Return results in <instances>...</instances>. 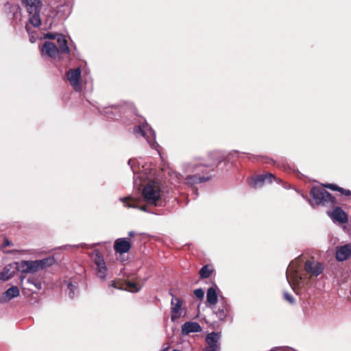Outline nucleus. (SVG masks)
I'll return each mask as SVG.
<instances>
[{
	"label": "nucleus",
	"instance_id": "nucleus-1",
	"mask_svg": "<svg viewBox=\"0 0 351 351\" xmlns=\"http://www.w3.org/2000/svg\"><path fill=\"white\" fill-rule=\"evenodd\" d=\"M325 189H328L333 191H338L344 196L351 197L350 190L345 189L339 186L336 184H322V187L317 186H313L310 191V195L317 205L333 207L337 203V198L328 192Z\"/></svg>",
	"mask_w": 351,
	"mask_h": 351
},
{
	"label": "nucleus",
	"instance_id": "nucleus-2",
	"mask_svg": "<svg viewBox=\"0 0 351 351\" xmlns=\"http://www.w3.org/2000/svg\"><path fill=\"white\" fill-rule=\"evenodd\" d=\"M143 197L144 201L149 205L161 206V190L158 183L154 181L149 182L143 188Z\"/></svg>",
	"mask_w": 351,
	"mask_h": 351
},
{
	"label": "nucleus",
	"instance_id": "nucleus-3",
	"mask_svg": "<svg viewBox=\"0 0 351 351\" xmlns=\"http://www.w3.org/2000/svg\"><path fill=\"white\" fill-rule=\"evenodd\" d=\"M80 67L69 69L66 73L70 85L76 92L82 90V77Z\"/></svg>",
	"mask_w": 351,
	"mask_h": 351
},
{
	"label": "nucleus",
	"instance_id": "nucleus-4",
	"mask_svg": "<svg viewBox=\"0 0 351 351\" xmlns=\"http://www.w3.org/2000/svg\"><path fill=\"white\" fill-rule=\"evenodd\" d=\"M221 333L212 332L208 333L205 339L206 346L204 351H220Z\"/></svg>",
	"mask_w": 351,
	"mask_h": 351
},
{
	"label": "nucleus",
	"instance_id": "nucleus-5",
	"mask_svg": "<svg viewBox=\"0 0 351 351\" xmlns=\"http://www.w3.org/2000/svg\"><path fill=\"white\" fill-rule=\"evenodd\" d=\"M324 269L322 263L315 261L313 258L306 261L304 264V270L311 276H317Z\"/></svg>",
	"mask_w": 351,
	"mask_h": 351
},
{
	"label": "nucleus",
	"instance_id": "nucleus-6",
	"mask_svg": "<svg viewBox=\"0 0 351 351\" xmlns=\"http://www.w3.org/2000/svg\"><path fill=\"white\" fill-rule=\"evenodd\" d=\"M94 262L97 265V276L102 280L105 279L106 276L107 267L106 266L104 256L100 252H95Z\"/></svg>",
	"mask_w": 351,
	"mask_h": 351
},
{
	"label": "nucleus",
	"instance_id": "nucleus-7",
	"mask_svg": "<svg viewBox=\"0 0 351 351\" xmlns=\"http://www.w3.org/2000/svg\"><path fill=\"white\" fill-rule=\"evenodd\" d=\"M41 53L43 56L53 59L60 58L58 47L52 42L46 41L41 47Z\"/></svg>",
	"mask_w": 351,
	"mask_h": 351
},
{
	"label": "nucleus",
	"instance_id": "nucleus-8",
	"mask_svg": "<svg viewBox=\"0 0 351 351\" xmlns=\"http://www.w3.org/2000/svg\"><path fill=\"white\" fill-rule=\"evenodd\" d=\"M230 305L226 300L222 297L220 300V306L214 311L215 314L220 321L225 322L230 315Z\"/></svg>",
	"mask_w": 351,
	"mask_h": 351
},
{
	"label": "nucleus",
	"instance_id": "nucleus-9",
	"mask_svg": "<svg viewBox=\"0 0 351 351\" xmlns=\"http://www.w3.org/2000/svg\"><path fill=\"white\" fill-rule=\"evenodd\" d=\"M274 178L275 177L272 173H267L252 178L249 184L252 188L256 189L262 186L265 182L271 183Z\"/></svg>",
	"mask_w": 351,
	"mask_h": 351
},
{
	"label": "nucleus",
	"instance_id": "nucleus-10",
	"mask_svg": "<svg viewBox=\"0 0 351 351\" xmlns=\"http://www.w3.org/2000/svg\"><path fill=\"white\" fill-rule=\"evenodd\" d=\"M131 243L126 238L117 239L114 243V251L120 254L127 253L131 248Z\"/></svg>",
	"mask_w": 351,
	"mask_h": 351
},
{
	"label": "nucleus",
	"instance_id": "nucleus-11",
	"mask_svg": "<svg viewBox=\"0 0 351 351\" xmlns=\"http://www.w3.org/2000/svg\"><path fill=\"white\" fill-rule=\"evenodd\" d=\"M328 215L333 221H338L341 223H345L348 221L347 214L339 206L334 207L332 211L328 212Z\"/></svg>",
	"mask_w": 351,
	"mask_h": 351
},
{
	"label": "nucleus",
	"instance_id": "nucleus-12",
	"mask_svg": "<svg viewBox=\"0 0 351 351\" xmlns=\"http://www.w3.org/2000/svg\"><path fill=\"white\" fill-rule=\"evenodd\" d=\"M120 200L124 204V206L127 208H138L142 211H147V206L145 205H140L141 202V199L140 198L125 197L121 198Z\"/></svg>",
	"mask_w": 351,
	"mask_h": 351
},
{
	"label": "nucleus",
	"instance_id": "nucleus-13",
	"mask_svg": "<svg viewBox=\"0 0 351 351\" xmlns=\"http://www.w3.org/2000/svg\"><path fill=\"white\" fill-rule=\"evenodd\" d=\"M208 164L207 166L213 167L212 170L226 160V156L219 151H213L208 154Z\"/></svg>",
	"mask_w": 351,
	"mask_h": 351
},
{
	"label": "nucleus",
	"instance_id": "nucleus-14",
	"mask_svg": "<svg viewBox=\"0 0 351 351\" xmlns=\"http://www.w3.org/2000/svg\"><path fill=\"white\" fill-rule=\"evenodd\" d=\"M171 319L173 321L178 319L181 315V308L183 300L179 298L173 297L171 300Z\"/></svg>",
	"mask_w": 351,
	"mask_h": 351
},
{
	"label": "nucleus",
	"instance_id": "nucleus-15",
	"mask_svg": "<svg viewBox=\"0 0 351 351\" xmlns=\"http://www.w3.org/2000/svg\"><path fill=\"white\" fill-rule=\"evenodd\" d=\"M351 256V244H346L337 249L336 259L338 261H343Z\"/></svg>",
	"mask_w": 351,
	"mask_h": 351
},
{
	"label": "nucleus",
	"instance_id": "nucleus-16",
	"mask_svg": "<svg viewBox=\"0 0 351 351\" xmlns=\"http://www.w3.org/2000/svg\"><path fill=\"white\" fill-rule=\"evenodd\" d=\"M57 43L58 45V52L60 54H69L71 49L68 45V41L64 35L60 34L57 37Z\"/></svg>",
	"mask_w": 351,
	"mask_h": 351
},
{
	"label": "nucleus",
	"instance_id": "nucleus-17",
	"mask_svg": "<svg viewBox=\"0 0 351 351\" xmlns=\"http://www.w3.org/2000/svg\"><path fill=\"white\" fill-rule=\"evenodd\" d=\"M25 3L28 13H36L40 12L41 1L40 0H22Z\"/></svg>",
	"mask_w": 351,
	"mask_h": 351
},
{
	"label": "nucleus",
	"instance_id": "nucleus-18",
	"mask_svg": "<svg viewBox=\"0 0 351 351\" xmlns=\"http://www.w3.org/2000/svg\"><path fill=\"white\" fill-rule=\"evenodd\" d=\"M182 333L188 335L191 332H198L202 331V327L197 322H188L182 326Z\"/></svg>",
	"mask_w": 351,
	"mask_h": 351
},
{
	"label": "nucleus",
	"instance_id": "nucleus-19",
	"mask_svg": "<svg viewBox=\"0 0 351 351\" xmlns=\"http://www.w3.org/2000/svg\"><path fill=\"white\" fill-rule=\"evenodd\" d=\"M217 288L216 285H214L213 287H210L207 290L206 301L210 305L216 304L218 301V296L216 291Z\"/></svg>",
	"mask_w": 351,
	"mask_h": 351
},
{
	"label": "nucleus",
	"instance_id": "nucleus-20",
	"mask_svg": "<svg viewBox=\"0 0 351 351\" xmlns=\"http://www.w3.org/2000/svg\"><path fill=\"white\" fill-rule=\"evenodd\" d=\"M211 178V176H199L198 174L193 175V176H189L186 178V180L189 181V182H191L193 184H197V183H202L204 182L208 181Z\"/></svg>",
	"mask_w": 351,
	"mask_h": 351
},
{
	"label": "nucleus",
	"instance_id": "nucleus-21",
	"mask_svg": "<svg viewBox=\"0 0 351 351\" xmlns=\"http://www.w3.org/2000/svg\"><path fill=\"white\" fill-rule=\"evenodd\" d=\"M19 293L20 291L19 288L16 286H12L4 293V295H5L6 300L9 301L12 298L19 296Z\"/></svg>",
	"mask_w": 351,
	"mask_h": 351
},
{
	"label": "nucleus",
	"instance_id": "nucleus-22",
	"mask_svg": "<svg viewBox=\"0 0 351 351\" xmlns=\"http://www.w3.org/2000/svg\"><path fill=\"white\" fill-rule=\"evenodd\" d=\"M213 266L210 265H204L199 271L201 278H208L213 272Z\"/></svg>",
	"mask_w": 351,
	"mask_h": 351
},
{
	"label": "nucleus",
	"instance_id": "nucleus-23",
	"mask_svg": "<svg viewBox=\"0 0 351 351\" xmlns=\"http://www.w3.org/2000/svg\"><path fill=\"white\" fill-rule=\"evenodd\" d=\"M29 23L35 27H39L41 25V20L40 17V12L36 13H29Z\"/></svg>",
	"mask_w": 351,
	"mask_h": 351
},
{
	"label": "nucleus",
	"instance_id": "nucleus-24",
	"mask_svg": "<svg viewBox=\"0 0 351 351\" xmlns=\"http://www.w3.org/2000/svg\"><path fill=\"white\" fill-rule=\"evenodd\" d=\"M38 263L40 269H43L53 265V263H55V259L53 257L51 256L43 258L42 260H38Z\"/></svg>",
	"mask_w": 351,
	"mask_h": 351
},
{
	"label": "nucleus",
	"instance_id": "nucleus-25",
	"mask_svg": "<svg viewBox=\"0 0 351 351\" xmlns=\"http://www.w3.org/2000/svg\"><path fill=\"white\" fill-rule=\"evenodd\" d=\"M13 276V273L11 271L8 266H5L3 271L0 272V280L6 281Z\"/></svg>",
	"mask_w": 351,
	"mask_h": 351
},
{
	"label": "nucleus",
	"instance_id": "nucleus-26",
	"mask_svg": "<svg viewBox=\"0 0 351 351\" xmlns=\"http://www.w3.org/2000/svg\"><path fill=\"white\" fill-rule=\"evenodd\" d=\"M15 264L17 265V269L22 273H29V261H23L20 263H16Z\"/></svg>",
	"mask_w": 351,
	"mask_h": 351
},
{
	"label": "nucleus",
	"instance_id": "nucleus-27",
	"mask_svg": "<svg viewBox=\"0 0 351 351\" xmlns=\"http://www.w3.org/2000/svg\"><path fill=\"white\" fill-rule=\"evenodd\" d=\"M27 282L34 285V287L38 290H40L42 288V284L40 281L35 277L29 278L27 279Z\"/></svg>",
	"mask_w": 351,
	"mask_h": 351
},
{
	"label": "nucleus",
	"instance_id": "nucleus-28",
	"mask_svg": "<svg viewBox=\"0 0 351 351\" xmlns=\"http://www.w3.org/2000/svg\"><path fill=\"white\" fill-rule=\"evenodd\" d=\"M29 273L36 272L40 269L38 261H29Z\"/></svg>",
	"mask_w": 351,
	"mask_h": 351
},
{
	"label": "nucleus",
	"instance_id": "nucleus-29",
	"mask_svg": "<svg viewBox=\"0 0 351 351\" xmlns=\"http://www.w3.org/2000/svg\"><path fill=\"white\" fill-rule=\"evenodd\" d=\"M127 287L131 292H138L140 290V287L135 282L128 281L127 282Z\"/></svg>",
	"mask_w": 351,
	"mask_h": 351
},
{
	"label": "nucleus",
	"instance_id": "nucleus-30",
	"mask_svg": "<svg viewBox=\"0 0 351 351\" xmlns=\"http://www.w3.org/2000/svg\"><path fill=\"white\" fill-rule=\"evenodd\" d=\"M283 297H284V299L285 300H287V302H289L290 304H293L295 300H294V298L289 293L287 292H285L283 293Z\"/></svg>",
	"mask_w": 351,
	"mask_h": 351
},
{
	"label": "nucleus",
	"instance_id": "nucleus-31",
	"mask_svg": "<svg viewBox=\"0 0 351 351\" xmlns=\"http://www.w3.org/2000/svg\"><path fill=\"white\" fill-rule=\"evenodd\" d=\"M134 132L136 134H141L143 136L145 137V132L144 130V126L141 127V125L136 126L134 128Z\"/></svg>",
	"mask_w": 351,
	"mask_h": 351
},
{
	"label": "nucleus",
	"instance_id": "nucleus-32",
	"mask_svg": "<svg viewBox=\"0 0 351 351\" xmlns=\"http://www.w3.org/2000/svg\"><path fill=\"white\" fill-rule=\"evenodd\" d=\"M194 295L199 299H203L204 296V292L202 289H197L194 291Z\"/></svg>",
	"mask_w": 351,
	"mask_h": 351
},
{
	"label": "nucleus",
	"instance_id": "nucleus-33",
	"mask_svg": "<svg viewBox=\"0 0 351 351\" xmlns=\"http://www.w3.org/2000/svg\"><path fill=\"white\" fill-rule=\"evenodd\" d=\"M68 289H69V295L71 298H73L74 297V290L75 289V287L72 283H69L67 285Z\"/></svg>",
	"mask_w": 351,
	"mask_h": 351
},
{
	"label": "nucleus",
	"instance_id": "nucleus-34",
	"mask_svg": "<svg viewBox=\"0 0 351 351\" xmlns=\"http://www.w3.org/2000/svg\"><path fill=\"white\" fill-rule=\"evenodd\" d=\"M58 35L59 34L49 32L46 34L45 37L50 40H54L56 38L57 39Z\"/></svg>",
	"mask_w": 351,
	"mask_h": 351
},
{
	"label": "nucleus",
	"instance_id": "nucleus-35",
	"mask_svg": "<svg viewBox=\"0 0 351 351\" xmlns=\"http://www.w3.org/2000/svg\"><path fill=\"white\" fill-rule=\"evenodd\" d=\"M12 243L7 238H4L3 243L2 244L3 247H5L7 246L12 245Z\"/></svg>",
	"mask_w": 351,
	"mask_h": 351
},
{
	"label": "nucleus",
	"instance_id": "nucleus-36",
	"mask_svg": "<svg viewBox=\"0 0 351 351\" xmlns=\"http://www.w3.org/2000/svg\"><path fill=\"white\" fill-rule=\"evenodd\" d=\"M295 277L294 280H295V283H299L300 281L302 280V277H300V276L299 277L298 276V274H297V271H295Z\"/></svg>",
	"mask_w": 351,
	"mask_h": 351
},
{
	"label": "nucleus",
	"instance_id": "nucleus-37",
	"mask_svg": "<svg viewBox=\"0 0 351 351\" xmlns=\"http://www.w3.org/2000/svg\"><path fill=\"white\" fill-rule=\"evenodd\" d=\"M109 286L114 287V288H119V287L117 286V282L115 281H111Z\"/></svg>",
	"mask_w": 351,
	"mask_h": 351
},
{
	"label": "nucleus",
	"instance_id": "nucleus-38",
	"mask_svg": "<svg viewBox=\"0 0 351 351\" xmlns=\"http://www.w3.org/2000/svg\"><path fill=\"white\" fill-rule=\"evenodd\" d=\"M129 236L130 237H133L134 236V232H129Z\"/></svg>",
	"mask_w": 351,
	"mask_h": 351
},
{
	"label": "nucleus",
	"instance_id": "nucleus-39",
	"mask_svg": "<svg viewBox=\"0 0 351 351\" xmlns=\"http://www.w3.org/2000/svg\"><path fill=\"white\" fill-rule=\"evenodd\" d=\"M26 29L27 32H29V26L27 25L26 27H25Z\"/></svg>",
	"mask_w": 351,
	"mask_h": 351
}]
</instances>
